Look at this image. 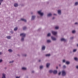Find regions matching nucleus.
<instances>
[{
  "mask_svg": "<svg viewBox=\"0 0 78 78\" xmlns=\"http://www.w3.org/2000/svg\"><path fill=\"white\" fill-rule=\"evenodd\" d=\"M20 36L23 37L21 39V41H24V37H25V36H26V34L24 33H22L20 34Z\"/></svg>",
  "mask_w": 78,
  "mask_h": 78,
  "instance_id": "1",
  "label": "nucleus"
},
{
  "mask_svg": "<svg viewBox=\"0 0 78 78\" xmlns=\"http://www.w3.org/2000/svg\"><path fill=\"white\" fill-rule=\"evenodd\" d=\"M62 76H66V72L64 70L62 71Z\"/></svg>",
  "mask_w": 78,
  "mask_h": 78,
  "instance_id": "2",
  "label": "nucleus"
},
{
  "mask_svg": "<svg viewBox=\"0 0 78 78\" xmlns=\"http://www.w3.org/2000/svg\"><path fill=\"white\" fill-rule=\"evenodd\" d=\"M52 33L53 34V35H54L55 36V35H56V34H57V32L52 31Z\"/></svg>",
  "mask_w": 78,
  "mask_h": 78,
  "instance_id": "3",
  "label": "nucleus"
},
{
  "mask_svg": "<svg viewBox=\"0 0 78 78\" xmlns=\"http://www.w3.org/2000/svg\"><path fill=\"white\" fill-rule=\"evenodd\" d=\"M38 13L41 16H43L44 13H41V11H38Z\"/></svg>",
  "mask_w": 78,
  "mask_h": 78,
  "instance_id": "4",
  "label": "nucleus"
},
{
  "mask_svg": "<svg viewBox=\"0 0 78 78\" xmlns=\"http://www.w3.org/2000/svg\"><path fill=\"white\" fill-rule=\"evenodd\" d=\"M36 18V16H32L31 18L32 20H34V19H35Z\"/></svg>",
  "mask_w": 78,
  "mask_h": 78,
  "instance_id": "5",
  "label": "nucleus"
},
{
  "mask_svg": "<svg viewBox=\"0 0 78 78\" xmlns=\"http://www.w3.org/2000/svg\"><path fill=\"white\" fill-rule=\"evenodd\" d=\"M51 38L53 40V41H56V39L53 37H51Z\"/></svg>",
  "mask_w": 78,
  "mask_h": 78,
  "instance_id": "6",
  "label": "nucleus"
},
{
  "mask_svg": "<svg viewBox=\"0 0 78 78\" xmlns=\"http://www.w3.org/2000/svg\"><path fill=\"white\" fill-rule=\"evenodd\" d=\"M7 38L8 39H11V37L9 36H7Z\"/></svg>",
  "mask_w": 78,
  "mask_h": 78,
  "instance_id": "7",
  "label": "nucleus"
},
{
  "mask_svg": "<svg viewBox=\"0 0 78 78\" xmlns=\"http://www.w3.org/2000/svg\"><path fill=\"white\" fill-rule=\"evenodd\" d=\"M50 65V64L49 63H47L46 64V67L47 68H48V67H49V66Z\"/></svg>",
  "mask_w": 78,
  "mask_h": 78,
  "instance_id": "8",
  "label": "nucleus"
},
{
  "mask_svg": "<svg viewBox=\"0 0 78 78\" xmlns=\"http://www.w3.org/2000/svg\"><path fill=\"white\" fill-rule=\"evenodd\" d=\"M21 20H22V21H24L25 22H27V20L24 19H21Z\"/></svg>",
  "mask_w": 78,
  "mask_h": 78,
  "instance_id": "9",
  "label": "nucleus"
},
{
  "mask_svg": "<svg viewBox=\"0 0 78 78\" xmlns=\"http://www.w3.org/2000/svg\"><path fill=\"white\" fill-rule=\"evenodd\" d=\"M8 51L9 52V53H11L12 52V50L11 49H9L8 50Z\"/></svg>",
  "mask_w": 78,
  "mask_h": 78,
  "instance_id": "10",
  "label": "nucleus"
},
{
  "mask_svg": "<svg viewBox=\"0 0 78 78\" xmlns=\"http://www.w3.org/2000/svg\"><path fill=\"white\" fill-rule=\"evenodd\" d=\"M5 74H2V78H6V76H5Z\"/></svg>",
  "mask_w": 78,
  "mask_h": 78,
  "instance_id": "11",
  "label": "nucleus"
},
{
  "mask_svg": "<svg viewBox=\"0 0 78 78\" xmlns=\"http://www.w3.org/2000/svg\"><path fill=\"white\" fill-rule=\"evenodd\" d=\"M58 14H61V11L60 10H58Z\"/></svg>",
  "mask_w": 78,
  "mask_h": 78,
  "instance_id": "12",
  "label": "nucleus"
},
{
  "mask_svg": "<svg viewBox=\"0 0 78 78\" xmlns=\"http://www.w3.org/2000/svg\"><path fill=\"white\" fill-rule=\"evenodd\" d=\"M14 6H15V7H17L18 6V4L17 3H15L14 5Z\"/></svg>",
  "mask_w": 78,
  "mask_h": 78,
  "instance_id": "13",
  "label": "nucleus"
},
{
  "mask_svg": "<svg viewBox=\"0 0 78 78\" xmlns=\"http://www.w3.org/2000/svg\"><path fill=\"white\" fill-rule=\"evenodd\" d=\"M53 73L54 74H56V73H57V71L54 70L53 71Z\"/></svg>",
  "mask_w": 78,
  "mask_h": 78,
  "instance_id": "14",
  "label": "nucleus"
},
{
  "mask_svg": "<svg viewBox=\"0 0 78 78\" xmlns=\"http://www.w3.org/2000/svg\"><path fill=\"white\" fill-rule=\"evenodd\" d=\"M18 29V28L17 27H16L14 29V31H17Z\"/></svg>",
  "mask_w": 78,
  "mask_h": 78,
  "instance_id": "15",
  "label": "nucleus"
},
{
  "mask_svg": "<svg viewBox=\"0 0 78 78\" xmlns=\"http://www.w3.org/2000/svg\"><path fill=\"white\" fill-rule=\"evenodd\" d=\"M61 41H66V40L64 39V38H62L61 39Z\"/></svg>",
  "mask_w": 78,
  "mask_h": 78,
  "instance_id": "16",
  "label": "nucleus"
},
{
  "mask_svg": "<svg viewBox=\"0 0 78 78\" xmlns=\"http://www.w3.org/2000/svg\"><path fill=\"white\" fill-rule=\"evenodd\" d=\"M42 50H44L45 49V46H43L42 48Z\"/></svg>",
  "mask_w": 78,
  "mask_h": 78,
  "instance_id": "17",
  "label": "nucleus"
},
{
  "mask_svg": "<svg viewBox=\"0 0 78 78\" xmlns=\"http://www.w3.org/2000/svg\"><path fill=\"white\" fill-rule=\"evenodd\" d=\"M51 16V13H49L48 15V17H50V16Z\"/></svg>",
  "mask_w": 78,
  "mask_h": 78,
  "instance_id": "18",
  "label": "nucleus"
},
{
  "mask_svg": "<svg viewBox=\"0 0 78 78\" xmlns=\"http://www.w3.org/2000/svg\"><path fill=\"white\" fill-rule=\"evenodd\" d=\"M66 64H70V62H69V61H66Z\"/></svg>",
  "mask_w": 78,
  "mask_h": 78,
  "instance_id": "19",
  "label": "nucleus"
},
{
  "mask_svg": "<svg viewBox=\"0 0 78 78\" xmlns=\"http://www.w3.org/2000/svg\"><path fill=\"white\" fill-rule=\"evenodd\" d=\"M26 29H27V27H23V30H26Z\"/></svg>",
  "mask_w": 78,
  "mask_h": 78,
  "instance_id": "20",
  "label": "nucleus"
},
{
  "mask_svg": "<svg viewBox=\"0 0 78 78\" xmlns=\"http://www.w3.org/2000/svg\"><path fill=\"white\" fill-rule=\"evenodd\" d=\"M22 70H27V68L25 67H23L22 68Z\"/></svg>",
  "mask_w": 78,
  "mask_h": 78,
  "instance_id": "21",
  "label": "nucleus"
},
{
  "mask_svg": "<svg viewBox=\"0 0 78 78\" xmlns=\"http://www.w3.org/2000/svg\"><path fill=\"white\" fill-rule=\"evenodd\" d=\"M53 70H50L49 71V73H52V72H53Z\"/></svg>",
  "mask_w": 78,
  "mask_h": 78,
  "instance_id": "22",
  "label": "nucleus"
},
{
  "mask_svg": "<svg viewBox=\"0 0 78 78\" xmlns=\"http://www.w3.org/2000/svg\"><path fill=\"white\" fill-rule=\"evenodd\" d=\"M51 36V34L49 33L48 34V36Z\"/></svg>",
  "mask_w": 78,
  "mask_h": 78,
  "instance_id": "23",
  "label": "nucleus"
},
{
  "mask_svg": "<svg viewBox=\"0 0 78 78\" xmlns=\"http://www.w3.org/2000/svg\"><path fill=\"white\" fill-rule=\"evenodd\" d=\"M46 56H50V54H47L45 55Z\"/></svg>",
  "mask_w": 78,
  "mask_h": 78,
  "instance_id": "24",
  "label": "nucleus"
},
{
  "mask_svg": "<svg viewBox=\"0 0 78 78\" xmlns=\"http://www.w3.org/2000/svg\"><path fill=\"white\" fill-rule=\"evenodd\" d=\"M47 42L48 43L49 42H51V41H50V40H48Z\"/></svg>",
  "mask_w": 78,
  "mask_h": 78,
  "instance_id": "25",
  "label": "nucleus"
},
{
  "mask_svg": "<svg viewBox=\"0 0 78 78\" xmlns=\"http://www.w3.org/2000/svg\"><path fill=\"white\" fill-rule=\"evenodd\" d=\"M75 5H76V6L78 5V2H76V3H75Z\"/></svg>",
  "mask_w": 78,
  "mask_h": 78,
  "instance_id": "26",
  "label": "nucleus"
},
{
  "mask_svg": "<svg viewBox=\"0 0 78 78\" xmlns=\"http://www.w3.org/2000/svg\"><path fill=\"white\" fill-rule=\"evenodd\" d=\"M55 29H56V30H58V29H59V27H55Z\"/></svg>",
  "mask_w": 78,
  "mask_h": 78,
  "instance_id": "27",
  "label": "nucleus"
},
{
  "mask_svg": "<svg viewBox=\"0 0 78 78\" xmlns=\"http://www.w3.org/2000/svg\"><path fill=\"white\" fill-rule=\"evenodd\" d=\"M43 68V66H40V69H41Z\"/></svg>",
  "mask_w": 78,
  "mask_h": 78,
  "instance_id": "28",
  "label": "nucleus"
},
{
  "mask_svg": "<svg viewBox=\"0 0 78 78\" xmlns=\"http://www.w3.org/2000/svg\"><path fill=\"white\" fill-rule=\"evenodd\" d=\"M74 59L75 60V61H77V60H78V58H75Z\"/></svg>",
  "mask_w": 78,
  "mask_h": 78,
  "instance_id": "29",
  "label": "nucleus"
},
{
  "mask_svg": "<svg viewBox=\"0 0 78 78\" xmlns=\"http://www.w3.org/2000/svg\"><path fill=\"white\" fill-rule=\"evenodd\" d=\"M66 66H65V65L63 66V69H65L66 68Z\"/></svg>",
  "mask_w": 78,
  "mask_h": 78,
  "instance_id": "30",
  "label": "nucleus"
},
{
  "mask_svg": "<svg viewBox=\"0 0 78 78\" xmlns=\"http://www.w3.org/2000/svg\"><path fill=\"white\" fill-rule=\"evenodd\" d=\"M12 62H14V61H10L9 62V63H12Z\"/></svg>",
  "mask_w": 78,
  "mask_h": 78,
  "instance_id": "31",
  "label": "nucleus"
},
{
  "mask_svg": "<svg viewBox=\"0 0 78 78\" xmlns=\"http://www.w3.org/2000/svg\"><path fill=\"white\" fill-rule=\"evenodd\" d=\"M3 61V60L2 59H0V63H1Z\"/></svg>",
  "mask_w": 78,
  "mask_h": 78,
  "instance_id": "32",
  "label": "nucleus"
},
{
  "mask_svg": "<svg viewBox=\"0 0 78 78\" xmlns=\"http://www.w3.org/2000/svg\"><path fill=\"white\" fill-rule=\"evenodd\" d=\"M10 32V33H11V34H12L13 33V31H11Z\"/></svg>",
  "mask_w": 78,
  "mask_h": 78,
  "instance_id": "33",
  "label": "nucleus"
},
{
  "mask_svg": "<svg viewBox=\"0 0 78 78\" xmlns=\"http://www.w3.org/2000/svg\"><path fill=\"white\" fill-rule=\"evenodd\" d=\"M75 33V31L74 30L73 31H72V33Z\"/></svg>",
  "mask_w": 78,
  "mask_h": 78,
  "instance_id": "34",
  "label": "nucleus"
},
{
  "mask_svg": "<svg viewBox=\"0 0 78 78\" xmlns=\"http://www.w3.org/2000/svg\"><path fill=\"white\" fill-rule=\"evenodd\" d=\"M76 51V49H74L73 50V52H75V51Z\"/></svg>",
  "mask_w": 78,
  "mask_h": 78,
  "instance_id": "35",
  "label": "nucleus"
},
{
  "mask_svg": "<svg viewBox=\"0 0 78 78\" xmlns=\"http://www.w3.org/2000/svg\"><path fill=\"white\" fill-rule=\"evenodd\" d=\"M16 78H20V76H16Z\"/></svg>",
  "mask_w": 78,
  "mask_h": 78,
  "instance_id": "36",
  "label": "nucleus"
},
{
  "mask_svg": "<svg viewBox=\"0 0 78 78\" xmlns=\"http://www.w3.org/2000/svg\"><path fill=\"white\" fill-rule=\"evenodd\" d=\"M63 62H66V60H63Z\"/></svg>",
  "mask_w": 78,
  "mask_h": 78,
  "instance_id": "37",
  "label": "nucleus"
},
{
  "mask_svg": "<svg viewBox=\"0 0 78 78\" xmlns=\"http://www.w3.org/2000/svg\"><path fill=\"white\" fill-rule=\"evenodd\" d=\"M3 1V0H0V2H2Z\"/></svg>",
  "mask_w": 78,
  "mask_h": 78,
  "instance_id": "38",
  "label": "nucleus"
},
{
  "mask_svg": "<svg viewBox=\"0 0 78 78\" xmlns=\"http://www.w3.org/2000/svg\"><path fill=\"white\" fill-rule=\"evenodd\" d=\"M61 72H60L58 73V75H61Z\"/></svg>",
  "mask_w": 78,
  "mask_h": 78,
  "instance_id": "39",
  "label": "nucleus"
},
{
  "mask_svg": "<svg viewBox=\"0 0 78 78\" xmlns=\"http://www.w3.org/2000/svg\"><path fill=\"white\" fill-rule=\"evenodd\" d=\"M2 52H0V55H2Z\"/></svg>",
  "mask_w": 78,
  "mask_h": 78,
  "instance_id": "40",
  "label": "nucleus"
},
{
  "mask_svg": "<svg viewBox=\"0 0 78 78\" xmlns=\"http://www.w3.org/2000/svg\"><path fill=\"white\" fill-rule=\"evenodd\" d=\"M73 37H71L70 38V39H73Z\"/></svg>",
  "mask_w": 78,
  "mask_h": 78,
  "instance_id": "41",
  "label": "nucleus"
},
{
  "mask_svg": "<svg viewBox=\"0 0 78 78\" xmlns=\"http://www.w3.org/2000/svg\"><path fill=\"white\" fill-rule=\"evenodd\" d=\"M75 24L76 25V24H78V23H77V22L75 23Z\"/></svg>",
  "mask_w": 78,
  "mask_h": 78,
  "instance_id": "42",
  "label": "nucleus"
},
{
  "mask_svg": "<svg viewBox=\"0 0 78 78\" xmlns=\"http://www.w3.org/2000/svg\"><path fill=\"white\" fill-rule=\"evenodd\" d=\"M76 69H78V66H76Z\"/></svg>",
  "mask_w": 78,
  "mask_h": 78,
  "instance_id": "43",
  "label": "nucleus"
},
{
  "mask_svg": "<svg viewBox=\"0 0 78 78\" xmlns=\"http://www.w3.org/2000/svg\"><path fill=\"white\" fill-rule=\"evenodd\" d=\"M24 56H27V55H24Z\"/></svg>",
  "mask_w": 78,
  "mask_h": 78,
  "instance_id": "44",
  "label": "nucleus"
},
{
  "mask_svg": "<svg viewBox=\"0 0 78 78\" xmlns=\"http://www.w3.org/2000/svg\"><path fill=\"white\" fill-rule=\"evenodd\" d=\"M56 14H54V16H56Z\"/></svg>",
  "mask_w": 78,
  "mask_h": 78,
  "instance_id": "45",
  "label": "nucleus"
},
{
  "mask_svg": "<svg viewBox=\"0 0 78 78\" xmlns=\"http://www.w3.org/2000/svg\"><path fill=\"white\" fill-rule=\"evenodd\" d=\"M34 71H32V73H34Z\"/></svg>",
  "mask_w": 78,
  "mask_h": 78,
  "instance_id": "46",
  "label": "nucleus"
},
{
  "mask_svg": "<svg viewBox=\"0 0 78 78\" xmlns=\"http://www.w3.org/2000/svg\"><path fill=\"white\" fill-rule=\"evenodd\" d=\"M55 19V17H53L52 19Z\"/></svg>",
  "mask_w": 78,
  "mask_h": 78,
  "instance_id": "47",
  "label": "nucleus"
},
{
  "mask_svg": "<svg viewBox=\"0 0 78 78\" xmlns=\"http://www.w3.org/2000/svg\"><path fill=\"white\" fill-rule=\"evenodd\" d=\"M56 69H58V67H56Z\"/></svg>",
  "mask_w": 78,
  "mask_h": 78,
  "instance_id": "48",
  "label": "nucleus"
},
{
  "mask_svg": "<svg viewBox=\"0 0 78 78\" xmlns=\"http://www.w3.org/2000/svg\"><path fill=\"white\" fill-rule=\"evenodd\" d=\"M39 62H41V60H39Z\"/></svg>",
  "mask_w": 78,
  "mask_h": 78,
  "instance_id": "49",
  "label": "nucleus"
},
{
  "mask_svg": "<svg viewBox=\"0 0 78 78\" xmlns=\"http://www.w3.org/2000/svg\"><path fill=\"white\" fill-rule=\"evenodd\" d=\"M77 47H78V44H77Z\"/></svg>",
  "mask_w": 78,
  "mask_h": 78,
  "instance_id": "50",
  "label": "nucleus"
},
{
  "mask_svg": "<svg viewBox=\"0 0 78 78\" xmlns=\"http://www.w3.org/2000/svg\"><path fill=\"white\" fill-rule=\"evenodd\" d=\"M59 66H60H60H61V65H59Z\"/></svg>",
  "mask_w": 78,
  "mask_h": 78,
  "instance_id": "51",
  "label": "nucleus"
},
{
  "mask_svg": "<svg viewBox=\"0 0 78 78\" xmlns=\"http://www.w3.org/2000/svg\"><path fill=\"white\" fill-rule=\"evenodd\" d=\"M31 14H33V12L31 13Z\"/></svg>",
  "mask_w": 78,
  "mask_h": 78,
  "instance_id": "52",
  "label": "nucleus"
},
{
  "mask_svg": "<svg viewBox=\"0 0 78 78\" xmlns=\"http://www.w3.org/2000/svg\"><path fill=\"white\" fill-rule=\"evenodd\" d=\"M0 5H1V2H0Z\"/></svg>",
  "mask_w": 78,
  "mask_h": 78,
  "instance_id": "53",
  "label": "nucleus"
}]
</instances>
